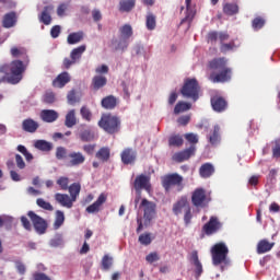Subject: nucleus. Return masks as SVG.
Segmentation results:
<instances>
[{
  "label": "nucleus",
  "mask_w": 280,
  "mask_h": 280,
  "mask_svg": "<svg viewBox=\"0 0 280 280\" xmlns=\"http://www.w3.org/2000/svg\"><path fill=\"white\" fill-rule=\"evenodd\" d=\"M38 122L32 118L24 119L22 122V129L24 132L34 133L36 130H38Z\"/></svg>",
  "instance_id": "obj_27"
},
{
  "label": "nucleus",
  "mask_w": 280,
  "mask_h": 280,
  "mask_svg": "<svg viewBox=\"0 0 280 280\" xmlns=\"http://www.w3.org/2000/svg\"><path fill=\"white\" fill-rule=\"evenodd\" d=\"M145 27L149 32L156 30V15L148 13L145 18Z\"/></svg>",
  "instance_id": "obj_41"
},
{
  "label": "nucleus",
  "mask_w": 280,
  "mask_h": 280,
  "mask_svg": "<svg viewBox=\"0 0 280 280\" xmlns=\"http://www.w3.org/2000/svg\"><path fill=\"white\" fill-rule=\"evenodd\" d=\"M18 152H21V154H23V156H25L26 161L34 160V155H32V153H30V151H27V148H25V145L19 144Z\"/></svg>",
  "instance_id": "obj_53"
},
{
  "label": "nucleus",
  "mask_w": 280,
  "mask_h": 280,
  "mask_svg": "<svg viewBox=\"0 0 280 280\" xmlns=\"http://www.w3.org/2000/svg\"><path fill=\"white\" fill-rule=\"evenodd\" d=\"M108 84V79L102 74H96L92 78L91 89L92 91H100V89H104Z\"/></svg>",
  "instance_id": "obj_20"
},
{
  "label": "nucleus",
  "mask_w": 280,
  "mask_h": 280,
  "mask_svg": "<svg viewBox=\"0 0 280 280\" xmlns=\"http://www.w3.org/2000/svg\"><path fill=\"white\" fill-rule=\"evenodd\" d=\"M34 145L36 150H40V152H51V150H54V143L47 140H37Z\"/></svg>",
  "instance_id": "obj_34"
},
{
  "label": "nucleus",
  "mask_w": 280,
  "mask_h": 280,
  "mask_svg": "<svg viewBox=\"0 0 280 280\" xmlns=\"http://www.w3.org/2000/svg\"><path fill=\"white\" fill-rule=\"evenodd\" d=\"M211 257L213 266H220L221 264H229V246L226 243L220 242L211 247Z\"/></svg>",
  "instance_id": "obj_4"
},
{
  "label": "nucleus",
  "mask_w": 280,
  "mask_h": 280,
  "mask_svg": "<svg viewBox=\"0 0 280 280\" xmlns=\"http://www.w3.org/2000/svg\"><path fill=\"white\" fill-rule=\"evenodd\" d=\"M186 141H188V143H190L191 145H196V143H198L199 141V138H198V135L196 133H186L184 135Z\"/></svg>",
  "instance_id": "obj_56"
},
{
  "label": "nucleus",
  "mask_w": 280,
  "mask_h": 280,
  "mask_svg": "<svg viewBox=\"0 0 280 280\" xmlns=\"http://www.w3.org/2000/svg\"><path fill=\"white\" fill-rule=\"evenodd\" d=\"M194 218V215L191 214V206L188 207L186 210H185V214H184V222L185 224H191V219Z\"/></svg>",
  "instance_id": "obj_59"
},
{
  "label": "nucleus",
  "mask_w": 280,
  "mask_h": 280,
  "mask_svg": "<svg viewBox=\"0 0 280 280\" xmlns=\"http://www.w3.org/2000/svg\"><path fill=\"white\" fill-rule=\"evenodd\" d=\"M96 159L103 163H107L110 160V149L108 147H103L96 152Z\"/></svg>",
  "instance_id": "obj_35"
},
{
  "label": "nucleus",
  "mask_w": 280,
  "mask_h": 280,
  "mask_svg": "<svg viewBox=\"0 0 280 280\" xmlns=\"http://www.w3.org/2000/svg\"><path fill=\"white\" fill-rule=\"evenodd\" d=\"M58 117H60V115L54 109H44L40 112V119L46 124H54Z\"/></svg>",
  "instance_id": "obj_23"
},
{
  "label": "nucleus",
  "mask_w": 280,
  "mask_h": 280,
  "mask_svg": "<svg viewBox=\"0 0 280 280\" xmlns=\"http://www.w3.org/2000/svg\"><path fill=\"white\" fill-rule=\"evenodd\" d=\"M189 108H191V105L185 102H178L175 105L174 108V114L175 115H180V113H185L186 110H189Z\"/></svg>",
  "instance_id": "obj_48"
},
{
  "label": "nucleus",
  "mask_w": 280,
  "mask_h": 280,
  "mask_svg": "<svg viewBox=\"0 0 280 280\" xmlns=\"http://www.w3.org/2000/svg\"><path fill=\"white\" fill-rule=\"evenodd\" d=\"M36 205L37 207L44 209L45 211H54V206H51V203H49L48 201H45V199L43 198H38L36 200Z\"/></svg>",
  "instance_id": "obj_50"
},
{
  "label": "nucleus",
  "mask_w": 280,
  "mask_h": 280,
  "mask_svg": "<svg viewBox=\"0 0 280 280\" xmlns=\"http://www.w3.org/2000/svg\"><path fill=\"white\" fill-rule=\"evenodd\" d=\"M15 163L19 170H25V161L21 154H15Z\"/></svg>",
  "instance_id": "obj_62"
},
{
  "label": "nucleus",
  "mask_w": 280,
  "mask_h": 280,
  "mask_svg": "<svg viewBox=\"0 0 280 280\" xmlns=\"http://www.w3.org/2000/svg\"><path fill=\"white\" fill-rule=\"evenodd\" d=\"M12 58H22L25 65H30V56H27V48L23 46H13L10 49Z\"/></svg>",
  "instance_id": "obj_15"
},
{
  "label": "nucleus",
  "mask_w": 280,
  "mask_h": 280,
  "mask_svg": "<svg viewBox=\"0 0 280 280\" xmlns=\"http://www.w3.org/2000/svg\"><path fill=\"white\" fill-rule=\"evenodd\" d=\"M229 60L225 57H219L210 60L208 62V69L212 71L209 77V80L217 83H224L231 80L233 71L231 68L226 67Z\"/></svg>",
  "instance_id": "obj_1"
},
{
  "label": "nucleus",
  "mask_w": 280,
  "mask_h": 280,
  "mask_svg": "<svg viewBox=\"0 0 280 280\" xmlns=\"http://www.w3.org/2000/svg\"><path fill=\"white\" fill-rule=\"evenodd\" d=\"M184 180L183 176L178 173H171L161 177L162 187L165 191H171L172 187H177V191L185 189V186L183 185Z\"/></svg>",
  "instance_id": "obj_6"
},
{
  "label": "nucleus",
  "mask_w": 280,
  "mask_h": 280,
  "mask_svg": "<svg viewBox=\"0 0 280 280\" xmlns=\"http://www.w3.org/2000/svg\"><path fill=\"white\" fill-rule=\"evenodd\" d=\"M84 38L83 32L70 33L67 37L68 45H78Z\"/></svg>",
  "instance_id": "obj_39"
},
{
  "label": "nucleus",
  "mask_w": 280,
  "mask_h": 280,
  "mask_svg": "<svg viewBox=\"0 0 280 280\" xmlns=\"http://www.w3.org/2000/svg\"><path fill=\"white\" fill-rule=\"evenodd\" d=\"M161 257H159V254L156 252H152L149 255L145 256V260L148 264H154V261H159Z\"/></svg>",
  "instance_id": "obj_58"
},
{
  "label": "nucleus",
  "mask_w": 280,
  "mask_h": 280,
  "mask_svg": "<svg viewBox=\"0 0 280 280\" xmlns=\"http://www.w3.org/2000/svg\"><path fill=\"white\" fill-rule=\"evenodd\" d=\"M117 97H115L114 95L105 96L101 101V105L103 108H105V110H114V108H117Z\"/></svg>",
  "instance_id": "obj_26"
},
{
  "label": "nucleus",
  "mask_w": 280,
  "mask_h": 280,
  "mask_svg": "<svg viewBox=\"0 0 280 280\" xmlns=\"http://www.w3.org/2000/svg\"><path fill=\"white\" fill-rule=\"evenodd\" d=\"M69 154L67 153V149L65 147H58L56 149V159L58 161H62L65 159L68 160Z\"/></svg>",
  "instance_id": "obj_52"
},
{
  "label": "nucleus",
  "mask_w": 280,
  "mask_h": 280,
  "mask_svg": "<svg viewBox=\"0 0 280 280\" xmlns=\"http://www.w3.org/2000/svg\"><path fill=\"white\" fill-rule=\"evenodd\" d=\"M85 161L86 156H84L80 151H72L68 153V165L70 167H79V165H83Z\"/></svg>",
  "instance_id": "obj_13"
},
{
  "label": "nucleus",
  "mask_w": 280,
  "mask_h": 280,
  "mask_svg": "<svg viewBox=\"0 0 280 280\" xmlns=\"http://www.w3.org/2000/svg\"><path fill=\"white\" fill-rule=\"evenodd\" d=\"M223 14H226V16H235V14H240V5L231 2L225 3L223 5Z\"/></svg>",
  "instance_id": "obj_30"
},
{
  "label": "nucleus",
  "mask_w": 280,
  "mask_h": 280,
  "mask_svg": "<svg viewBox=\"0 0 280 280\" xmlns=\"http://www.w3.org/2000/svg\"><path fill=\"white\" fill-rule=\"evenodd\" d=\"M196 154V145H190L188 149H185L183 151L176 152L172 159L175 161V163H183L185 161H189L191 156Z\"/></svg>",
  "instance_id": "obj_11"
},
{
  "label": "nucleus",
  "mask_w": 280,
  "mask_h": 280,
  "mask_svg": "<svg viewBox=\"0 0 280 280\" xmlns=\"http://www.w3.org/2000/svg\"><path fill=\"white\" fill-rule=\"evenodd\" d=\"M210 102L215 113H224L229 108V103L222 96H212Z\"/></svg>",
  "instance_id": "obj_14"
},
{
  "label": "nucleus",
  "mask_w": 280,
  "mask_h": 280,
  "mask_svg": "<svg viewBox=\"0 0 280 280\" xmlns=\"http://www.w3.org/2000/svg\"><path fill=\"white\" fill-rule=\"evenodd\" d=\"M133 187L136 191H141V189L150 191V177L143 174L138 175L133 182Z\"/></svg>",
  "instance_id": "obj_16"
},
{
  "label": "nucleus",
  "mask_w": 280,
  "mask_h": 280,
  "mask_svg": "<svg viewBox=\"0 0 280 280\" xmlns=\"http://www.w3.org/2000/svg\"><path fill=\"white\" fill-rule=\"evenodd\" d=\"M21 223L25 231H32V222H30V219H27V217H21Z\"/></svg>",
  "instance_id": "obj_61"
},
{
  "label": "nucleus",
  "mask_w": 280,
  "mask_h": 280,
  "mask_svg": "<svg viewBox=\"0 0 280 280\" xmlns=\"http://www.w3.org/2000/svg\"><path fill=\"white\" fill-rule=\"evenodd\" d=\"M98 128L107 135H117L121 130V118L113 114H103L98 120Z\"/></svg>",
  "instance_id": "obj_3"
},
{
  "label": "nucleus",
  "mask_w": 280,
  "mask_h": 280,
  "mask_svg": "<svg viewBox=\"0 0 280 280\" xmlns=\"http://www.w3.org/2000/svg\"><path fill=\"white\" fill-rule=\"evenodd\" d=\"M80 139L84 143H89V141H93V139H95V135H93L91 130H84L80 133Z\"/></svg>",
  "instance_id": "obj_51"
},
{
  "label": "nucleus",
  "mask_w": 280,
  "mask_h": 280,
  "mask_svg": "<svg viewBox=\"0 0 280 280\" xmlns=\"http://www.w3.org/2000/svg\"><path fill=\"white\" fill-rule=\"evenodd\" d=\"M233 49H237V45H235V39L220 45L221 54H229V51H233Z\"/></svg>",
  "instance_id": "obj_44"
},
{
  "label": "nucleus",
  "mask_w": 280,
  "mask_h": 280,
  "mask_svg": "<svg viewBox=\"0 0 280 280\" xmlns=\"http://www.w3.org/2000/svg\"><path fill=\"white\" fill-rule=\"evenodd\" d=\"M57 185H59L60 189L62 191H67L69 189V178L68 177H59L57 179Z\"/></svg>",
  "instance_id": "obj_55"
},
{
  "label": "nucleus",
  "mask_w": 280,
  "mask_h": 280,
  "mask_svg": "<svg viewBox=\"0 0 280 280\" xmlns=\"http://www.w3.org/2000/svg\"><path fill=\"white\" fill-rule=\"evenodd\" d=\"M135 5H137V0H120L119 12H132Z\"/></svg>",
  "instance_id": "obj_33"
},
{
  "label": "nucleus",
  "mask_w": 280,
  "mask_h": 280,
  "mask_svg": "<svg viewBox=\"0 0 280 280\" xmlns=\"http://www.w3.org/2000/svg\"><path fill=\"white\" fill-rule=\"evenodd\" d=\"M112 45L115 51H126L128 49V39H124L122 37L120 39H112Z\"/></svg>",
  "instance_id": "obj_37"
},
{
  "label": "nucleus",
  "mask_w": 280,
  "mask_h": 280,
  "mask_svg": "<svg viewBox=\"0 0 280 280\" xmlns=\"http://www.w3.org/2000/svg\"><path fill=\"white\" fill-rule=\"evenodd\" d=\"M69 82H71V74H69V72H61L52 81V86H55V89H65Z\"/></svg>",
  "instance_id": "obj_18"
},
{
  "label": "nucleus",
  "mask_w": 280,
  "mask_h": 280,
  "mask_svg": "<svg viewBox=\"0 0 280 280\" xmlns=\"http://www.w3.org/2000/svg\"><path fill=\"white\" fill-rule=\"evenodd\" d=\"M82 189V186L80 185V183H73L70 186H68V191L70 194V198H72V200H78V197L80 196V191Z\"/></svg>",
  "instance_id": "obj_40"
},
{
  "label": "nucleus",
  "mask_w": 280,
  "mask_h": 280,
  "mask_svg": "<svg viewBox=\"0 0 280 280\" xmlns=\"http://www.w3.org/2000/svg\"><path fill=\"white\" fill-rule=\"evenodd\" d=\"M78 125V117H75V109H70L66 114L65 126L66 128H73Z\"/></svg>",
  "instance_id": "obj_32"
},
{
  "label": "nucleus",
  "mask_w": 280,
  "mask_h": 280,
  "mask_svg": "<svg viewBox=\"0 0 280 280\" xmlns=\"http://www.w3.org/2000/svg\"><path fill=\"white\" fill-rule=\"evenodd\" d=\"M103 270H110V266H113V257L108 255H104L102 258Z\"/></svg>",
  "instance_id": "obj_54"
},
{
  "label": "nucleus",
  "mask_w": 280,
  "mask_h": 280,
  "mask_svg": "<svg viewBox=\"0 0 280 280\" xmlns=\"http://www.w3.org/2000/svg\"><path fill=\"white\" fill-rule=\"evenodd\" d=\"M27 217L30 218L31 222L33 223V226L38 233V235H45L47 233V221L43 219L40 215L36 214L34 211H28Z\"/></svg>",
  "instance_id": "obj_8"
},
{
  "label": "nucleus",
  "mask_w": 280,
  "mask_h": 280,
  "mask_svg": "<svg viewBox=\"0 0 280 280\" xmlns=\"http://www.w3.org/2000/svg\"><path fill=\"white\" fill-rule=\"evenodd\" d=\"M63 224H65V212H62V210H57L55 212L54 229L58 230Z\"/></svg>",
  "instance_id": "obj_43"
},
{
  "label": "nucleus",
  "mask_w": 280,
  "mask_h": 280,
  "mask_svg": "<svg viewBox=\"0 0 280 280\" xmlns=\"http://www.w3.org/2000/svg\"><path fill=\"white\" fill-rule=\"evenodd\" d=\"M106 200H108V196H106V194L102 192L97 200L90 205L85 211L86 213H100L101 209H102V205H104L106 202Z\"/></svg>",
  "instance_id": "obj_17"
},
{
  "label": "nucleus",
  "mask_w": 280,
  "mask_h": 280,
  "mask_svg": "<svg viewBox=\"0 0 280 280\" xmlns=\"http://www.w3.org/2000/svg\"><path fill=\"white\" fill-rule=\"evenodd\" d=\"M219 38V32L218 31H211L207 35V42L208 43H215Z\"/></svg>",
  "instance_id": "obj_60"
},
{
  "label": "nucleus",
  "mask_w": 280,
  "mask_h": 280,
  "mask_svg": "<svg viewBox=\"0 0 280 280\" xmlns=\"http://www.w3.org/2000/svg\"><path fill=\"white\" fill-rule=\"evenodd\" d=\"M189 206V200L187 199L186 196H182L174 205H173V213L174 215H180V213H183V209L184 211H186V209Z\"/></svg>",
  "instance_id": "obj_19"
},
{
  "label": "nucleus",
  "mask_w": 280,
  "mask_h": 280,
  "mask_svg": "<svg viewBox=\"0 0 280 280\" xmlns=\"http://www.w3.org/2000/svg\"><path fill=\"white\" fill-rule=\"evenodd\" d=\"M120 38L128 40L132 36V26L125 24L119 28Z\"/></svg>",
  "instance_id": "obj_42"
},
{
  "label": "nucleus",
  "mask_w": 280,
  "mask_h": 280,
  "mask_svg": "<svg viewBox=\"0 0 280 280\" xmlns=\"http://www.w3.org/2000/svg\"><path fill=\"white\" fill-rule=\"evenodd\" d=\"M27 65L23 60L15 59L10 63L0 65V73L7 75L8 84H19L23 80V73L27 71Z\"/></svg>",
  "instance_id": "obj_2"
},
{
  "label": "nucleus",
  "mask_w": 280,
  "mask_h": 280,
  "mask_svg": "<svg viewBox=\"0 0 280 280\" xmlns=\"http://www.w3.org/2000/svg\"><path fill=\"white\" fill-rule=\"evenodd\" d=\"M139 209H142L143 211V219L145 223L154 220L156 215V203L143 198L140 202Z\"/></svg>",
  "instance_id": "obj_7"
},
{
  "label": "nucleus",
  "mask_w": 280,
  "mask_h": 280,
  "mask_svg": "<svg viewBox=\"0 0 280 280\" xmlns=\"http://www.w3.org/2000/svg\"><path fill=\"white\" fill-rule=\"evenodd\" d=\"M120 159L124 165H135L137 162V151L132 148H126L121 151Z\"/></svg>",
  "instance_id": "obj_12"
},
{
  "label": "nucleus",
  "mask_w": 280,
  "mask_h": 280,
  "mask_svg": "<svg viewBox=\"0 0 280 280\" xmlns=\"http://www.w3.org/2000/svg\"><path fill=\"white\" fill-rule=\"evenodd\" d=\"M215 174V167L211 163H205L199 167V176L201 178H211Z\"/></svg>",
  "instance_id": "obj_25"
},
{
  "label": "nucleus",
  "mask_w": 280,
  "mask_h": 280,
  "mask_svg": "<svg viewBox=\"0 0 280 280\" xmlns=\"http://www.w3.org/2000/svg\"><path fill=\"white\" fill-rule=\"evenodd\" d=\"M221 229L222 222H220V219H218V217H210L209 222L202 226V233H205V235H215Z\"/></svg>",
  "instance_id": "obj_10"
},
{
  "label": "nucleus",
  "mask_w": 280,
  "mask_h": 280,
  "mask_svg": "<svg viewBox=\"0 0 280 280\" xmlns=\"http://www.w3.org/2000/svg\"><path fill=\"white\" fill-rule=\"evenodd\" d=\"M67 100L70 106H75V104H80L81 101L80 96H78V94L75 93V90H71L70 92H68Z\"/></svg>",
  "instance_id": "obj_46"
},
{
  "label": "nucleus",
  "mask_w": 280,
  "mask_h": 280,
  "mask_svg": "<svg viewBox=\"0 0 280 280\" xmlns=\"http://www.w3.org/2000/svg\"><path fill=\"white\" fill-rule=\"evenodd\" d=\"M43 102L45 104H54V102H56V94H54L52 92L46 93L43 97Z\"/></svg>",
  "instance_id": "obj_57"
},
{
  "label": "nucleus",
  "mask_w": 280,
  "mask_h": 280,
  "mask_svg": "<svg viewBox=\"0 0 280 280\" xmlns=\"http://www.w3.org/2000/svg\"><path fill=\"white\" fill-rule=\"evenodd\" d=\"M191 261L192 265L195 266V275L198 279L203 272L202 262H200V259L198 258V252L194 250L191 253Z\"/></svg>",
  "instance_id": "obj_29"
},
{
  "label": "nucleus",
  "mask_w": 280,
  "mask_h": 280,
  "mask_svg": "<svg viewBox=\"0 0 280 280\" xmlns=\"http://www.w3.org/2000/svg\"><path fill=\"white\" fill-rule=\"evenodd\" d=\"M55 200L61 205V207H66L67 209H71L74 202V200L69 197V195L60 192L55 194Z\"/></svg>",
  "instance_id": "obj_22"
},
{
  "label": "nucleus",
  "mask_w": 280,
  "mask_h": 280,
  "mask_svg": "<svg viewBox=\"0 0 280 280\" xmlns=\"http://www.w3.org/2000/svg\"><path fill=\"white\" fill-rule=\"evenodd\" d=\"M16 12L11 11L9 13H5L2 19V27L5 30H10V27H14L16 25L18 21Z\"/></svg>",
  "instance_id": "obj_21"
},
{
  "label": "nucleus",
  "mask_w": 280,
  "mask_h": 280,
  "mask_svg": "<svg viewBox=\"0 0 280 280\" xmlns=\"http://www.w3.org/2000/svg\"><path fill=\"white\" fill-rule=\"evenodd\" d=\"M80 115L82 119H84V121H91V119H93V113L91 112V108H89V106L86 105H83L80 108Z\"/></svg>",
  "instance_id": "obj_45"
},
{
  "label": "nucleus",
  "mask_w": 280,
  "mask_h": 280,
  "mask_svg": "<svg viewBox=\"0 0 280 280\" xmlns=\"http://www.w3.org/2000/svg\"><path fill=\"white\" fill-rule=\"evenodd\" d=\"M220 125H214L213 129L210 130L208 135V141L211 145H218L221 141V136H220Z\"/></svg>",
  "instance_id": "obj_24"
},
{
  "label": "nucleus",
  "mask_w": 280,
  "mask_h": 280,
  "mask_svg": "<svg viewBox=\"0 0 280 280\" xmlns=\"http://www.w3.org/2000/svg\"><path fill=\"white\" fill-rule=\"evenodd\" d=\"M180 93L184 97L198 102V98L200 97V84H198V80L186 79Z\"/></svg>",
  "instance_id": "obj_5"
},
{
  "label": "nucleus",
  "mask_w": 280,
  "mask_h": 280,
  "mask_svg": "<svg viewBox=\"0 0 280 280\" xmlns=\"http://www.w3.org/2000/svg\"><path fill=\"white\" fill-rule=\"evenodd\" d=\"M272 155L275 159H280V141L276 140V145L272 149Z\"/></svg>",
  "instance_id": "obj_63"
},
{
  "label": "nucleus",
  "mask_w": 280,
  "mask_h": 280,
  "mask_svg": "<svg viewBox=\"0 0 280 280\" xmlns=\"http://www.w3.org/2000/svg\"><path fill=\"white\" fill-rule=\"evenodd\" d=\"M84 51H86V45H81L77 48H73L70 52V58L73 61L79 62V60L82 58V54H84Z\"/></svg>",
  "instance_id": "obj_38"
},
{
  "label": "nucleus",
  "mask_w": 280,
  "mask_h": 280,
  "mask_svg": "<svg viewBox=\"0 0 280 280\" xmlns=\"http://www.w3.org/2000/svg\"><path fill=\"white\" fill-rule=\"evenodd\" d=\"M33 280H51V278L43 272H36L33 275Z\"/></svg>",
  "instance_id": "obj_64"
},
{
  "label": "nucleus",
  "mask_w": 280,
  "mask_h": 280,
  "mask_svg": "<svg viewBox=\"0 0 280 280\" xmlns=\"http://www.w3.org/2000/svg\"><path fill=\"white\" fill-rule=\"evenodd\" d=\"M191 202L197 209H205L209 205L207 190L205 188H196L191 194Z\"/></svg>",
  "instance_id": "obj_9"
},
{
  "label": "nucleus",
  "mask_w": 280,
  "mask_h": 280,
  "mask_svg": "<svg viewBox=\"0 0 280 280\" xmlns=\"http://www.w3.org/2000/svg\"><path fill=\"white\" fill-rule=\"evenodd\" d=\"M185 143V140L183 139V136L179 133L172 135L168 138V145L170 148H182V145Z\"/></svg>",
  "instance_id": "obj_36"
},
{
  "label": "nucleus",
  "mask_w": 280,
  "mask_h": 280,
  "mask_svg": "<svg viewBox=\"0 0 280 280\" xmlns=\"http://www.w3.org/2000/svg\"><path fill=\"white\" fill-rule=\"evenodd\" d=\"M51 10H54V7H45L39 15L40 23H44V25H51Z\"/></svg>",
  "instance_id": "obj_31"
},
{
  "label": "nucleus",
  "mask_w": 280,
  "mask_h": 280,
  "mask_svg": "<svg viewBox=\"0 0 280 280\" xmlns=\"http://www.w3.org/2000/svg\"><path fill=\"white\" fill-rule=\"evenodd\" d=\"M275 247V243L268 242V240H261L257 244V253L258 255H264V253H270Z\"/></svg>",
  "instance_id": "obj_28"
},
{
  "label": "nucleus",
  "mask_w": 280,
  "mask_h": 280,
  "mask_svg": "<svg viewBox=\"0 0 280 280\" xmlns=\"http://www.w3.org/2000/svg\"><path fill=\"white\" fill-rule=\"evenodd\" d=\"M138 242L142 246H150L152 244V234L151 233H142L138 237Z\"/></svg>",
  "instance_id": "obj_47"
},
{
  "label": "nucleus",
  "mask_w": 280,
  "mask_h": 280,
  "mask_svg": "<svg viewBox=\"0 0 280 280\" xmlns=\"http://www.w3.org/2000/svg\"><path fill=\"white\" fill-rule=\"evenodd\" d=\"M266 25V20L261 16H257L252 21V27L255 32H259Z\"/></svg>",
  "instance_id": "obj_49"
}]
</instances>
